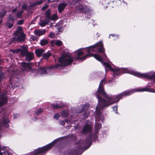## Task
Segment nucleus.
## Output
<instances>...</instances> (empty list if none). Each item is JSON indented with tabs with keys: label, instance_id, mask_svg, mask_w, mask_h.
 <instances>
[{
	"label": "nucleus",
	"instance_id": "nucleus-34",
	"mask_svg": "<svg viewBox=\"0 0 155 155\" xmlns=\"http://www.w3.org/2000/svg\"><path fill=\"white\" fill-rule=\"evenodd\" d=\"M60 124L62 126H64L65 125V123L64 121L61 120L60 121Z\"/></svg>",
	"mask_w": 155,
	"mask_h": 155
},
{
	"label": "nucleus",
	"instance_id": "nucleus-6",
	"mask_svg": "<svg viewBox=\"0 0 155 155\" xmlns=\"http://www.w3.org/2000/svg\"><path fill=\"white\" fill-rule=\"evenodd\" d=\"M14 34L15 36L17 37H15L13 38L15 42L16 41L20 42L24 40L25 35L23 32L22 28L21 27H18L16 31L14 33Z\"/></svg>",
	"mask_w": 155,
	"mask_h": 155
},
{
	"label": "nucleus",
	"instance_id": "nucleus-2",
	"mask_svg": "<svg viewBox=\"0 0 155 155\" xmlns=\"http://www.w3.org/2000/svg\"><path fill=\"white\" fill-rule=\"evenodd\" d=\"M99 56L100 57V56ZM100 57L101 58L102 60L101 61H100L103 63V65L106 68L113 71L114 75H120L121 74V72L123 73H128L140 78H144L152 79L155 81V72L152 76H150L147 73H140L139 72H135L130 69L127 68H115V69H113L110 66L108 63L105 62L103 63L102 58L101 56Z\"/></svg>",
	"mask_w": 155,
	"mask_h": 155
},
{
	"label": "nucleus",
	"instance_id": "nucleus-20",
	"mask_svg": "<svg viewBox=\"0 0 155 155\" xmlns=\"http://www.w3.org/2000/svg\"><path fill=\"white\" fill-rule=\"evenodd\" d=\"M57 16L56 14H53L52 16H50V19L52 20H54L57 18Z\"/></svg>",
	"mask_w": 155,
	"mask_h": 155
},
{
	"label": "nucleus",
	"instance_id": "nucleus-8",
	"mask_svg": "<svg viewBox=\"0 0 155 155\" xmlns=\"http://www.w3.org/2000/svg\"><path fill=\"white\" fill-rule=\"evenodd\" d=\"M67 4L66 3H61L58 6V10L60 13H61V12L64 9L66 6Z\"/></svg>",
	"mask_w": 155,
	"mask_h": 155
},
{
	"label": "nucleus",
	"instance_id": "nucleus-12",
	"mask_svg": "<svg viewBox=\"0 0 155 155\" xmlns=\"http://www.w3.org/2000/svg\"><path fill=\"white\" fill-rule=\"evenodd\" d=\"M44 50L41 49H37L35 50V54L38 57H40L41 56L42 54L44 52Z\"/></svg>",
	"mask_w": 155,
	"mask_h": 155
},
{
	"label": "nucleus",
	"instance_id": "nucleus-14",
	"mask_svg": "<svg viewBox=\"0 0 155 155\" xmlns=\"http://www.w3.org/2000/svg\"><path fill=\"white\" fill-rule=\"evenodd\" d=\"M28 52L26 48L22 49L21 51V54L22 56H25Z\"/></svg>",
	"mask_w": 155,
	"mask_h": 155
},
{
	"label": "nucleus",
	"instance_id": "nucleus-31",
	"mask_svg": "<svg viewBox=\"0 0 155 155\" xmlns=\"http://www.w3.org/2000/svg\"><path fill=\"white\" fill-rule=\"evenodd\" d=\"M113 110L116 113H117V106H115L113 107Z\"/></svg>",
	"mask_w": 155,
	"mask_h": 155
},
{
	"label": "nucleus",
	"instance_id": "nucleus-37",
	"mask_svg": "<svg viewBox=\"0 0 155 155\" xmlns=\"http://www.w3.org/2000/svg\"><path fill=\"white\" fill-rule=\"evenodd\" d=\"M18 115L17 114H15L14 115V118H16L18 116Z\"/></svg>",
	"mask_w": 155,
	"mask_h": 155
},
{
	"label": "nucleus",
	"instance_id": "nucleus-26",
	"mask_svg": "<svg viewBox=\"0 0 155 155\" xmlns=\"http://www.w3.org/2000/svg\"><path fill=\"white\" fill-rule=\"evenodd\" d=\"M5 76L1 72H0V81L3 79L4 78Z\"/></svg>",
	"mask_w": 155,
	"mask_h": 155
},
{
	"label": "nucleus",
	"instance_id": "nucleus-11",
	"mask_svg": "<svg viewBox=\"0 0 155 155\" xmlns=\"http://www.w3.org/2000/svg\"><path fill=\"white\" fill-rule=\"evenodd\" d=\"M49 22L48 19H45L44 20H41L40 21L39 24L41 27H43L48 24Z\"/></svg>",
	"mask_w": 155,
	"mask_h": 155
},
{
	"label": "nucleus",
	"instance_id": "nucleus-21",
	"mask_svg": "<svg viewBox=\"0 0 155 155\" xmlns=\"http://www.w3.org/2000/svg\"><path fill=\"white\" fill-rule=\"evenodd\" d=\"M77 9H78L79 11H81L83 9H84V7L82 6L81 5H80L78 6L77 7Z\"/></svg>",
	"mask_w": 155,
	"mask_h": 155
},
{
	"label": "nucleus",
	"instance_id": "nucleus-41",
	"mask_svg": "<svg viewBox=\"0 0 155 155\" xmlns=\"http://www.w3.org/2000/svg\"><path fill=\"white\" fill-rule=\"evenodd\" d=\"M47 8V6H44L42 8V9L44 10H45V9H46V8Z\"/></svg>",
	"mask_w": 155,
	"mask_h": 155
},
{
	"label": "nucleus",
	"instance_id": "nucleus-42",
	"mask_svg": "<svg viewBox=\"0 0 155 155\" xmlns=\"http://www.w3.org/2000/svg\"><path fill=\"white\" fill-rule=\"evenodd\" d=\"M110 36H112L113 37L114 36V35L113 34L110 35Z\"/></svg>",
	"mask_w": 155,
	"mask_h": 155
},
{
	"label": "nucleus",
	"instance_id": "nucleus-36",
	"mask_svg": "<svg viewBox=\"0 0 155 155\" xmlns=\"http://www.w3.org/2000/svg\"><path fill=\"white\" fill-rule=\"evenodd\" d=\"M60 66V65L59 64H57L55 65V66H54V67L53 66L52 67V68H58V67H59V66Z\"/></svg>",
	"mask_w": 155,
	"mask_h": 155
},
{
	"label": "nucleus",
	"instance_id": "nucleus-15",
	"mask_svg": "<svg viewBox=\"0 0 155 155\" xmlns=\"http://www.w3.org/2000/svg\"><path fill=\"white\" fill-rule=\"evenodd\" d=\"M45 17L47 18V19H48L49 20L50 18V10H48L45 12Z\"/></svg>",
	"mask_w": 155,
	"mask_h": 155
},
{
	"label": "nucleus",
	"instance_id": "nucleus-22",
	"mask_svg": "<svg viewBox=\"0 0 155 155\" xmlns=\"http://www.w3.org/2000/svg\"><path fill=\"white\" fill-rule=\"evenodd\" d=\"M61 115L64 117H66L68 115V114L67 112L66 111H63L61 112Z\"/></svg>",
	"mask_w": 155,
	"mask_h": 155
},
{
	"label": "nucleus",
	"instance_id": "nucleus-39",
	"mask_svg": "<svg viewBox=\"0 0 155 155\" xmlns=\"http://www.w3.org/2000/svg\"><path fill=\"white\" fill-rule=\"evenodd\" d=\"M16 11H17L16 9H14L12 11V13H14V12H16Z\"/></svg>",
	"mask_w": 155,
	"mask_h": 155
},
{
	"label": "nucleus",
	"instance_id": "nucleus-28",
	"mask_svg": "<svg viewBox=\"0 0 155 155\" xmlns=\"http://www.w3.org/2000/svg\"><path fill=\"white\" fill-rule=\"evenodd\" d=\"M49 36L51 38H54L55 37L54 34L52 32H51L49 35Z\"/></svg>",
	"mask_w": 155,
	"mask_h": 155
},
{
	"label": "nucleus",
	"instance_id": "nucleus-25",
	"mask_svg": "<svg viewBox=\"0 0 155 155\" xmlns=\"http://www.w3.org/2000/svg\"><path fill=\"white\" fill-rule=\"evenodd\" d=\"M60 117L59 115L58 114H55L54 116V118L56 120H58Z\"/></svg>",
	"mask_w": 155,
	"mask_h": 155
},
{
	"label": "nucleus",
	"instance_id": "nucleus-24",
	"mask_svg": "<svg viewBox=\"0 0 155 155\" xmlns=\"http://www.w3.org/2000/svg\"><path fill=\"white\" fill-rule=\"evenodd\" d=\"M43 111V109L40 108V109H39L38 110H37L36 111L35 113L37 114H40L41 112H42Z\"/></svg>",
	"mask_w": 155,
	"mask_h": 155
},
{
	"label": "nucleus",
	"instance_id": "nucleus-43",
	"mask_svg": "<svg viewBox=\"0 0 155 155\" xmlns=\"http://www.w3.org/2000/svg\"><path fill=\"white\" fill-rule=\"evenodd\" d=\"M90 140H88V142H90Z\"/></svg>",
	"mask_w": 155,
	"mask_h": 155
},
{
	"label": "nucleus",
	"instance_id": "nucleus-38",
	"mask_svg": "<svg viewBox=\"0 0 155 155\" xmlns=\"http://www.w3.org/2000/svg\"><path fill=\"white\" fill-rule=\"evenodd\" d=\"M9 20L10 21H13L14 20V18H12L11 17H9Z\"/></svg>",
	"mask_w": 155,
	"mask_h": 155
},
{
	"label": "nucleus",
	"instance_id": "nucleus-32",
	"mask_svg": "<svg viewBox=\"0 0 155 155\" xmlns=\"http://www.w3.org/2000/svg\"><path fill=\"white\" fill-rule=\"evenodd\" d=\"M23 20H20L18 21L17 24L18 25H21L23 23Z\"/></svg>",
	"mask_w": 155,
	"mask_h": 155
},
{
	"label": "nucleus",
	"instance_id": "nucleus-3",
	"mask_svg": "<svg viewBox=\"0 0 155 155\" xmlns=\"http://www.w3.org/2000/svg\"><path fill=\"white\" fill-rule=\"evenodd\" d=\"M104 49L103 47V45L102 42H99L97 43L95 45L87 48L86 49V51L88 53V54L84 55L83 57L81 58V56L84 54V52L79 51L78 52V59L81 61H83L87 57H93L99 61H101V58L97 54H91V53L92 51H98L99 52H103Z\"/></svg>",
	"mask_w": 155,
	"mask_h": 155
},
{
	"label": "nucleus",
	"instance_id": "nucleus-27",
	"mask_svg": "<svg viewBox=\"0 0 155 155\" xmlns=\"http://www.w3.org/2000/svg\"><path fill=\"white\" fill-rule=\"evenodd\" d=\"M52 107L54 108H57L61 107L60 106H59L58 105L54 104H52Z\"/></svg>",
	"mask_w": 155,
	"mask_h": 155
},
{
	"label": "nucleus",
	"instance_id": "nucleus-35",
	"mask_svg": "<svg viewBox=\"0 0 155 155\" xmlns=\"http://www.w3.org/2000/svg\"><path fill=\"white\" fill-rule=\"evenodd\" d=\"M27 7V5L26 4H24L22 6V8L23 9H25Z\"/></svg>",
	"mask_w": 155,
	"mask_h": 155
},
{
	"label": "nucleus",
	"instance_id": "nucleus-17",
	"mask_svg": "<svg viewBox=\"0 0 155 155\" xmlns=\"http://www.w3.org/2000/svg\"><path fill=\"white\" fill-rule=\"evenodd\" d=\"M48 41L45 39H42L40 42V44L42 46L48 44Z\"/></svg>",
	"mask_w": 155,
	"mask_h": 155
},
{
	"label": "nucleus",
	"instance_id": "nucleus-29",
	"mask_svg": "<svg viewBox=\"0 0 155 155\" xmlns=\"http://www.w3.org/2000/svg\"><path fill=\"white\" fill-rule=\"evenodd\" d=\"M86 112L87 111H85V112H84V114L83 117L84 118H86L89 115L88 113H87Z\"/></svg>",
	"mask_w": 155,
	"mask_h": 155
},
{
	"label": "nucleus",
	"instance_id": "nucleus-5",
	"mask_svg": "<svg viewBox=\"0 0 155 155\" xmlns=\"http://www.w3.org/2000/svg\"><path fill=\"white\" fill-rule=\"evenodd\" d=\"M73 61V58L69 54L64 53H63L62 56L58 59L59 62L63 66L71 64Z\"/></svg>",
	"mask_w": 155,
	"mask_h": 155
},
{
	"label": "nucleus",
	"instance_id": "nucleus-18",
	"mask_svg": "<svg viewBox=\"0 0 155 155\" xmlns=\"http://www.w3.org/2000/svg\"><path fill=\"white\" fill-rule=\"evenodd\" d=\"M51 53L50 52L46 53L43 55V58L45 59H48L51 56Z\"/></svg>",
	"mask_w": 155,
	"mask_h": 155
},
{
	"label": "nucleus",
	"instance_id": "nucleus-9",
	"mask_svg": "<svg viewBox=\"0 0 155 155\" xmlns=\"http://www.w3.org/2000/svg\"><path fill=\"white\" fill-rule=\"evenodd\" d=\"M91 129V124H89L86 125L83 128L82 132L85 133L89 131Z\"/></svg>",
	"mask_w": 155,
	"mask_h": 155
},
{
	"label": "nucleus",
	"instance_id": "nucleus-1",
	"mask_svg": "<svg viewBox=\"0 0 155 155\" xmlns=\"http://www.w3.org/2000/svg\"><path fill=\"white\" fill-rule=\"evenodd\" d=\"M105 84V82L104 80H101L100 83L99 88L96 92V96L98 98V101L100 99L102 101H104L105 102L104 104H109L111 103L112 102L115 101V103L118 101L120 98L123 96L129 95L137 91H148L155 92V91H152L150 89H146L145 88H136L135 89H133L130 91H126L121 93L118 95H116L114 98H113L109 96H107L104 91L103 86Z\"/></svg>",
	"mask_w": 155,
	"mask_h": 155
},
{
	"label": "nucleus",
	"instance_id": "nucleus-10",
	"mask_svg": "<svg viewBox=\"0 0 155 155\" xmlns=\"http://www.w3.org/2000/svg\"><path fill=\"white\" fill-rule=\"evenodd\" d=\"M46 32L45 30H35L34 31L35 34L38 36H41L44 34Z\"/></svg>",
	"mask_w": 155,
	"mask_h": 155
},
{
	"label": "nucleus",
	"instance_id": "nucleus-19",
	"mask_svg": "<svg viewBox=\"0 0 155 155\" xmlns=\"http://www.w3.org/2000/svg\"><path fill=\"white\" fill-rule=\"evenodd\" d=\"M23 11H21L19 12H18L17 13L16 15V16L18 18H20L22 16V14L23 12Z\"/></svg>",
	"mask_w": 155,
	"mask_h": 155
},
{
	"label": "nucleus",
	"instance_id": "nucleus-16",
	"mask_svg": "<svg viewBox=\"0 0 155 155\" xmlns=\"http://www.w3.org/2000/svg\"><path fill=\"white\" fill-rule=\"evenodd\" d=\"M22 66L23 67L25 68H27L29 69L31 68L30 64L29 63H22Z\"/></svg>",
	"mask_w": 155,
	"mask_h": 155
},
{
	"label": "nucleus",
	"instance_id": "nucleus-33",
	"mask_svg": "<svg viewBox=\"0 0 155 155\" xmlns=\"http://www.w3.org/2000/svg\"><path fill=\"white\" fill-rule=\"evenodd\" d=\"M5 12H3V13H0V17L1 18H2L3 16H4V15H5Z\"/></svg>",
	"mask_w": 155,
	"mask_h": 155
},
{
	"label": "nucleus",
	"instance_id": "nucleus-4",
	"mask_svg": "<svg viewBox=\"0 0 155 155\" xmlns=\"http://www.w3.org/2000/svg\"><path fill=\"white\" fill-rule=\"evenodd\" d=\"M105 102L104 101H102L101 100L99 99L97 105L96 107L95 112L96 124L95 126L97 129H99L101 127V124L97 122V120L101 119L103 120V119L101 118L102 116L101 114L102 110L104 108V107H107L115 103V101H114L112 102L111 103L109 104H104Z\"/></svg>",
	"mask_w": 155,
	"mask_h": 155
},
{
	"label": "nucleus",
	"instance_id": "nucleus-23",
	"mask_svg": "<svg viewBox=\"0 0 155 155\" xmlns=\"http://www.w3.org/2000/svg\"><path fill=\"white\" fill-rule=\"evenodd\" d=\"M41 72L42 74H45L47 73V71L45 68H42L41 69Z\"/></svg>",
	"mask_w": 155,
	"mask_h": 155
},
{
	"label": "nucleus",
	"instance_id": "nucleus-30",
	"mask_svg": "<svg viewBox=\"0 0 155 155\" xmlns=\"http://www.w3.org/2000/svg\"><path fill=\"white\" fill-rule=\"evenodd\" d=\"M7 26L8 28H10L12 27L13 25L12 24L7 23Z\"/></svg>",
	"mask_w": 155,
	"mask_h": 155
},
{
	"label": "nucleus",
	"instance_id": "nucleus-40",
	"mask_svg": "<svg viewBox=\"0 0 155 155\" xmlns=\"http://www.w3.org/2000/svg\"><path fill=\"white\" fill-rule=\"evenodd\" d=\"M42 1H41L40 2H37L36 3V4H40L41 3H42Z\"/></svg>",
	"mask_w": 155,
	"mask_h": 155
},
{
	"label": "nucleus",
	"instance_id": "nucleus-7",
	"mask_svg": "<svg viewBox=\"0 0 155 155\" xmlns=\"http://www.w3.org/2000/svg\"><path fill=\"white\" fill-rule=\"evenodd\" d=\"M34 55V54L32 52H28L25 55L26 60L27 61H31L33 58Z\"/></svg>",
	"mask_w": 155,
	"mask_h": 155
},
{
	"label": "nucleus",
	"instance_id": "nucleus-13",
	"mask_svg": "<svg viewBox=\"0 0 155 155\" xmlns=\"http://www.w3.org/2000/svg\"><path fill=\"white\" fill-rule=\"evenodd\" d=\"M51 44L52 45H56L57 46H59L62 45V42L61 41L59 40H53L51 41Z\"/></svg>",
	"mask_w": 155,
	"mask_h": 155
}]
</instances>
